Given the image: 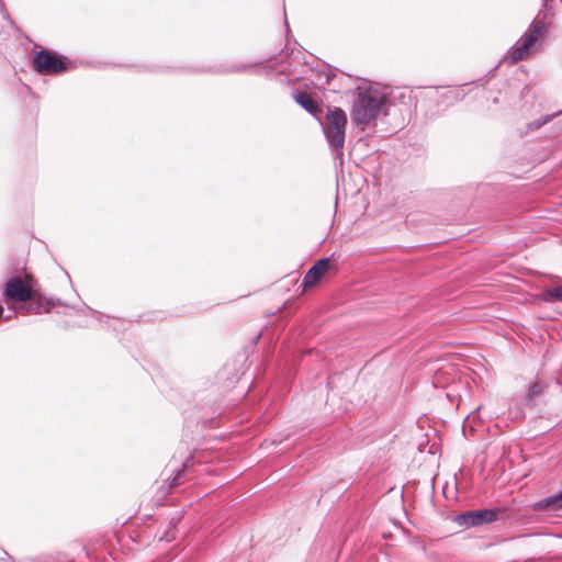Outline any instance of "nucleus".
<instances>
[{
	"label": "nucleus",
	"mask_w": 562,
	"mask_h": 562,
	"mask_svg": "<svg viewBox=\"0 0 562 562\" xmlns=\"http://www.w3.org/2000/svg\"><path fill=\"white\" fill-rule=\"evenodd\" d=\"M536 510H559L562 509V491L550 495L535 503Z\"/></svg>",
	"instance_id": "1a4fd4ad"
},
{
	"label": "nucleus",
	"mask_w": 562,
	"mask_h": 562,
	"mask_svg": "<svg viewBox=\"0 0 562 562\" xmlns=\"http://www.w3.org/2000/svg\"><path fill=\"white\" fill-rule=\"evenodd\" d=\"M82 308H85L86 311H88L90 313L91 316L95 317V318H100L101 317V313L95 311V310H92L91 307L87 306L86 304H83Z\"/></svg>",
	"instance_id": "2eb2a0df"
},
{
	"label": "nucleus",
	"mask_w": 562,
	"mask_h": 562,
	"mask_svg": "<svg viewBox=\"0 0 562 562\" xmlns=\"http://www.w3.org/2000/svg\"><path fill=\"white\" fill-rule=\"evenodd\" d=\"M346 125L347 115L340 108H335L327 112L323 132L329 146L337 151H341L344 148Z\"/></svg>",
	"instance_id": "7ed1b4c3"
},
{
	"label": "nucleus",
	"mask_w": 562,
	"mask_h": 562,
	"mask_svg": "<svg viewBox=\"0 0 562 562\" xmlns=\"http://www.w3.org/2000/svg\"><path fill=\"white\" fill-rule=\"evenodd\" d=\"M247 68L246 65H243V66H233L229 71H243Z\"/></svg>",
	"instance_id": "6ab92c4d"
},
{
	"label": "nucleus",
	"mask_w": 562,
	"mask_h": 562,
	"mask_svg": "<svg viewBox=\"0 0 562 562\" xmlns=\"http://www.w3.org/2000/svg\"><path fill=\"white\" fill-rule=\"evenodd\" d=\"M336 77V75L331 71H327L325 74L326 83H330L331 80Z\"/></svg>",
	"instance_id": "a211bd4d"
},
{
	"label": "nucleus",
	"mask_w": 562,
	"mask_h": 562,
	"mask_svg": "<svg viewBox=\"0 0 562 562\" xmlns=\"http://www.w3.org/2000/svg\"><path fill=\"white\" fill-rule=\"evenodd\" d=\"M32 286L21 278H11L7 281L4 294L16 302H27L32 299Z\"/></svg>",
	"instance_id": "423d86ee"
},
{
	"label": "nucleus",
	"mask_w": 562,
	"mask_h": 562,
	"mask_svg": "<svg viewBox=\"0 0 562 562\" xmlns=\"http://www.w3.org/2000/svg\"><path fill=\"white\" fill-rule=\"evenodd\" d=\"M551 120V116L547 115L540 120H537V121H533L532 123L529 124L530 128L532 130H538L540 128L542 125H544L546 123H548L549 121Z\"/></svg>",
	"instance_id": "ddd939ff"
},
{
	"label": "nucleus",
	"mask_w": 562,
	"mask_h": 562,
	"mask_svg": "<svg viewBox=\"0 0 562 562\" xmlns=\"http://www.w3.org/2000/svg\"><path fill=\"white\" fill-rule=\"evenodd\" d=\"M542 299L544 302H562V283L554 288H550L543 291Z\"/></svg>",
	"instance_id": "9d476101"
},
{
	"label": "nucleus",
	"mask_w": 562,
	"mask_h": 562,
	"mask_svg": "<svg viewBox=\"0 0 562 562\" xmlns=\"http://www.w3.org/2000/svg\"><path fill=\"white\" fill-rule=\"evenodd\" d=\"M329 265V258H322L317 260L305 273L303 279V286L310 288L315 285L328 271Z\"/></svg>",
	"instance_id": "0eeeda50"
},
{
	"label": "nucleus",
	"mask_w": 562,
	"mask_h": 562,
	"mask_svg": "<svg viewBox=\"0 0 562 562\" xmlns=\"http://www.w3.org/2000/svg\"><path fill=\"white\" fill-rule=\"evenodd\" d=\"M549 30V24L539 18H535L518 42L508 49L505 58L512 64L527 59L540 49L542 40Z\"/></svg>",
	"instance_id": "f03ea898"
},
{
	"label": "nucleus",
	"mask_w": 562,
	"mask_h": 562,
	"mask_svg": "<svg viewBox=\"0 0 562 562\" xmlns=\"http://www.w3.org/2000/svg\"><path fill=\"white\" fill-rule=\"evenodd\" d=\"M173 539H175V537L170 533V531L165 532L160 537V540H165V541H172Z\"/></svg>",
	"instance_id": "f3484780"
},
{
	"label": "nucleus",
	"mask_w": 562,
	"mask_h": 562,
	"mask_svg": "<svg viewBox=\"0 0 562 562\" xmlns=\"http://www.w3.org/2000/svg\"><path fill=\"white\" fill-rule=\"evenodd\" d=\"M46 304H47L46 312H48L52 308H54L56 306V304H60V301L59 300L55 301L54 299H49Z\"/></svg>",
	"instance_id": "dca6fc26"
},
{
	"label": "nucleus",
	"mask_w": 562,
	"mask_h": 562,
	"mask_svg": "<svg viewBox=\"0 0 562 562\" xmlns=\"http://www.w3.org/2000/svg\"><path fill=\"white\" fill-rule=\"evenodd\" d=\"M497 512L494 509H479L464 512L456 517V522L463 527H475L493 522L497 519Z\"/></svg>",
	"instance_id": "39448f33"
},
{
	"label": "nucleus",
	"mask_w": 562,
	"mask_h": 562,
	"mask_svg": "<svg viewBox=\"0 0 562 562\" xmlns=\"http://www.w3.org/2000/svg\"><path fill=\"white\" fill-rule=\"evenodd\" d=\"M541 393V387L538 382L532 383L527 392L526 401L531 403L535 398H537Z\"/></svg>",
	"instance_id": "9b49d317"
},
{
	"label": "nucleus",
	"mask_w": 562,
	"mask_h": 562,
	"mask_svg": "<svg viewBox=\"0 0 562 562\" xmlns=\"http://www.w3.org/2000/svg\"><path fill=\"white\" fill-rule=\"evenodd\" d=\"M67 58L55 55L54 53L42 49L34 55L33 68L42 75H57L67 70Z\"/></svg>",
	"instance_id": "20e7f679"
},
{
	"label": "nucleus",
	"mask_w": 562,
	"mask_h": 562,
	"mask_svg": "<svg viewBox=\"0 0 562 562\" xmlns=\"http://www.w3.org/2000/svg\"><path fill=\"white\" fill-rule=\"evenodd\" d=\"M295 101L310 114L319 119L322 114V109L318 103L312 98V95L307 92H299L294 97Z\"/></svg>",
	"instance_id": "6e6552de"
},
{
	"label": "nucleus",
	"mask_w": 562,
	"mask_h": 562,
	"mask_svg": "<svg viewBox=\"0 0 562 562\" xmlns=\"http://www.w3.org/2000/svg\"><path fill=\"white\" fill-rule=\"evenodd\" d=\"M387 114L386 93L379 88H357L351 108V120L362 131L374 125L378 117Z\"/></svg>",
	"instance_id": "f257e3e1"
},
{
	"label": "nucleus",
	"mask_w": 562,
	"mask_h": 562,
	"mask_svg": "<svg viewBox=\"0 0 562 562\" xmlns=\"http://www.w3.org/2000/svg\"><path fill=\"white\" fill-rule=\"evenodd\" d=\"M449 94L456 100H461L464 98V92L462 89L449 90Z\"/></svg>",
	"instance_id": "4468645a"
},
{
	"label": "nucleus",
	"mask_w": 562,
	"mask_h": 562,
	"mask_svg": "<svg viewBox=\"0 0 562 562\" xmlns=\"http://www.w3.org/2000/svg\"><path fill=\"white\" fill-rule=\"evenodd\" d=\"M191 461V458H188L187 461L183 463L182 469L177 470L176 475L172 477L170 482V486H177L181 483L182 474L188 469V463Z\"/></svg>",
	"instance_id": "f8f14e48"
},
{
	"label": "nucleus",
	"mask_w": 562,
	"mask_h": 562,
	"mask_svg": "<svg viewBox=\"0 0 562 562\" xmlns=\"http://www.w3.org/2000/svg\"><path fill=\"white\" fill-rule=\"evenodd\" d=\"M31 310L34 311L35 313H38L40 312V304H36V303H31L30 305Z\"/></svg>",
	"instance_id": "aec40b11"
}]
</instances>
